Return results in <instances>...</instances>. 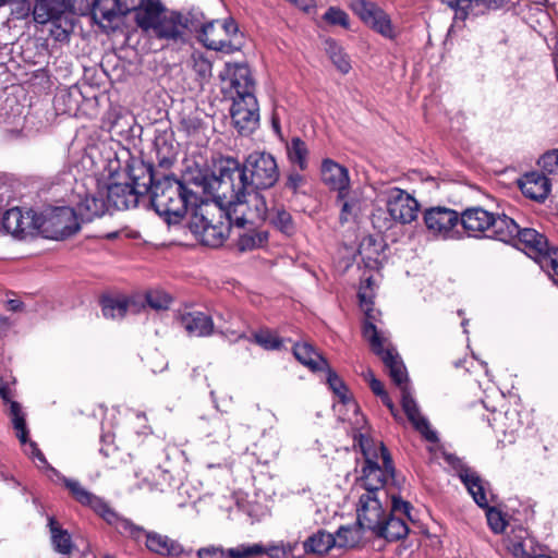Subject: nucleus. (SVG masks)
<instances>
[{
	"label": "nucleus",
	"mask_w": 558,
	"mask_h": 558,
	"mask_svg": "<svg viewBox=\"0 0 558 558\" xmlns=\"http://www.w3.org/2000/svg\"><path fill=\"white\" fill-rule=\"evenodd\" d=\"M359 298L361 307L366 315V322L363 326V337L369 343L372 351L381 359L392 381L400 388L402 393V409L408 420L425 439L436 441V433L430 429L428 421L421 414L416 401L410 392L408 373L402 360L391 345L386 333L378 330L374 324L376 320V311L372 307V300L362 291L359 292Z\"/></svg>",
	"instance_id": "1"
},
{
	"label": "nucleus",
	"mask_w": 558,
	"mask_h": 558,
	"mask_svg": "<svg viewBox=\"0 0 558 558\" xmlns=\"http://www.w3.org/2000/svg\"><path fill=\"white\" fill-rule=\"evenodd\" d=\"M190 21L169 9L162 0H142V37L160 43V48L189 41Z\"/></svg>",
	"instance_id": "2"
},
{
	"label": "nucleus",
	"mask_w": 558,
	"mask_h": 558,
	"mask_svg": "<svg viewBox=\"0 0 558 558\" xmlns=\"http://www.w3.org/2000/svg\"><path fill=\"white\" fill-rule=\"evenodd\" d=\"M238 187L227 208L236 227L263 222L268 217V208L260 191L275 185L276 177H236Z\"/></svg>",
	"instance_id": "3"
},
{
	"label": "nucleus",
	"mask_w": 558,
	"mask_h": 558,
	"mask_svg": "<svg viewBox=\"0 0 558 558\" xmlns=\"http://www.w3.org/2000/svg\"><path fill=\"white\" fill-rule=\"evenodd\" d=\"M151 179L150 205L168 225L178 223L190 207L196 208L194 195L191 193L189 180H178L175 177Z\"/></svg>",
	"instance_id": "4"
},
{
	"label": "nucleus",
	"mask_w": 558,
	"mask_h": 558,
	"mask_svg": "<svg viewBox=\"0 0 558 558\" xmlns=\"http://www.w3.org/2000/svg\"><path fill=\"white\" fill-rule=\"evenodd\" d=\"M354 440L357 441L365 458L362 475L356 480L354 489L356 493L383 494L386 498L387 494L384 486L395 472L389 452L383 442H375L361 430L354 434Z\"/></svg>",
	"instance_id": "5"
},
{
	"label": "nucleus",
	"mask_w": 558,
	"mask_h": 558,
	"mask_svg": "<svg viewBox=\"0 0 558 558\" xmlns=\"http://www.w3.org/2000/svg\"><path fill=\"white\" fill-rule=\"evenodd\" d=\"M16 11L21 17L33 14L38 24L50 22V34L57 41H68L74 31L75 0H20Z\"/></svg>",
	"instance_id": "6"
},
{
	"label": "nucleus",
	"mask_w": 558,
	"mask_h": 558,
	"mask_svg": "<svg viewBox=\"0 0 558 558\" xmlns=\"http://www.w3.org/2000/svg\"><path fill=\"white\" fill-rule=\"evenodd\" d=\"M135 156L131 147L123 146L119 150L99 153V160L94 155L80 154L71 157L68 174H132Z\"/></svg>",
	"instance_id": "7"
},
{
	"label": "nucleus",
	"mask_w": 558,
	"mask_h": 558,
	"mask_svg": "<svg viewBox=\"0 0 558 558\" xmlns=\"http://www.w3.org/2000/svg\"><path fill=\"white\" fill-rule=\"evenodd\" d=\"M228 214L227 208L216 204L198 205L194 208L190 228L204 245L219 247L228 239L231 225H234Z\"/></svg>",
	"instance_id": "8"
},
{
	"label": "nucleus",
	"mask_w": 558,
	"mask_h": 558,
	"mask_svg": "<svg viewBox=\"0 0 558 558\" xmlns=\"http://www.w3.org/2000/svg\"><path fill=\"white\" fill-rule=\"evenodd\" d=\"M90 9L93 17L97 21H106L108 26L118 27V24L113 23L125 17L129 13H132L135 26L132 32L125 34V47L121 50L124 52V57L129 56L130 49L133 50L134 57L137 56L136 46L140 44V37L137 36V28L140 27V5L129 8L125 0H92L87 4Z\"/></svg>",
	"instance_id": "9"
},
{
	"label": "nucleus",
	"mask_w": 558,
	"mask_h": 558,
	"mask_svg": "<svg viewBox=\"0 0 558 558\" xmlns=\"http://www.w3.org/2000/svg\"><path fill=\"white\" fill-rule=\"evenodd\" d=\"M196 206L205 203L228 208L238 187L236 177H189Z\"/></svg>",
	"instance_id": "10"
},
{
	"label": "nucleus",
	"mask_w": 558,
	"mask_h": 558,
	"mask_svg": "<svg viewBox=\"0 0 558 558\" xmlns=\"http://www.w3.org/2000/svg\"><path fill=\"white\" fill-rule=\"evenodd\" d=\"M458 475L470 495L473 497L474 501L481 508L487 509L486 518L492 531L496 534L504 532L506 527L505 517L496 508L488 507V484L484 482L474 470L462 464L458 469Z\"/></svg>",
	"instance_id": "11"
},
{
	"label": "nucleus",
	"mask_w": 558,
	"mask_h": 558,
	"mask_svg": "<svg viewBox=\"0 0 558 558\" xmlns=\"http://www.w3.org/2000/svg\"><path fill=\"white\" fill-rule=\"evenodd\" d=\"M39 232L56 240L68 239L81 229V219L75 207H51L39 214Z\"/></svg>",
	"instance_id": "12"
},
{
	"label": "nucleus",
	"mask_w": 558,
	"mask_h": 558,
	"mask_svg": "<svg viewBox=\"0 0 558 558\" xmlns=\"http://www.w3.org/2000/svg\"><path fill=\"white\" fill-rule=\"evenodd\" d=\"M95 177L75 178L73 186V203L81 219V222H90L95 218H100L108 211V204L104 198V192L98 190L97 193L86 191V179Z\"/></svg>",
	"instance_id": "13"
},
{
	"label": "nucleus",
	"mask_w": 558,
	"mask_h": 558,
	"mask_svg": "<svg viewBox=\"0 0 558 558\" xmlns=\"http://www.w3.org/2000/svg\"><path fill=\"white\" fill-rule=\"evenodd\" d=\"M230 116L232 125L240 135H251L259 126L260 120L256 96H232Z\"/></svg>",
	"instance_id": "14"
},
{
	"label": "nucleus",
	"mask_w": 558,
	"mask_h": 558,
	"mask_svg": "<svg viewBox=\"0 0 558 558\" xmlns=\"http://www.w3.org/2000/svg\"><path fill=\"white\" fill-rule=\"evenodd\" d=\"M349 8L362 22L388 39L396 38V29L390 16L375 2L367 0H349Z\"/></svg>",
	"instance_id": "15"
},
{
	"label": "nucleus",
	"mask_w": 558,
	"mask_h": 558,
	"mask_svg": "<svg viewBox=\"0 0 558 558\" xmlns=\"http://www.w3.org/2000/svg\"><path fill=\"white\" fill-rule=\"evenodd\" d=\"M183 174H233L240 170V161L231 156L215 155L211 157V166H206V159L202 155H191L184 160Z\"/></svg>",
	"instance_id": "16"
},
{
	"label": "nucleus",
	"mask_w": 558,
	"mask_h": 558,
	"mask_svg": "<svg viewBox=\"0 0 558 558\" xmlns=\"http://www.w3.org/2000/svg\"><path fill=\"white\" fill-rule=\"evenodd\" d=\"M113 177H107L106 185V203L108 204V211L124 210L131 206L136 207L140 202V192L137 191V180L140 177H129L132 183H117L110 182Z\"/></svg>",
	"instance_id": "17"
},
{
	"label": "nucleus",
	"mask_w": 558,
	"mask_h": 558,
	"mask_svg": "<svg viewBox=\"0 0 558 558\" xmlns=\"http://www.w3.org/2000/svg\"><path fill=\"white\" fill-rule=\"evenodd\" d=\"M3 229L15 238L23 239L27 234L39 231V214L29 209L23 213L19 207L8 209L1 219Z\"/></svg>",
	"instance_id": "18"
},
{
	"label": "nucleus",
	"mask_w": 558,
	"mask_h": 558,
	"mask_svg": "<svg viewBox=\"0 0 558 558\" xmlns=\"http://www.w3.org/2000/svg\"><path fill=\"white\" fill-rule=\"evenodd\" d=\"M356 506L357 523L362 527L373 532L386 515L381 504L383 494L373 492H360Z\"/></svg>",
	"instance_id": "19"
},
{
	"label": "nucleus",
	"mask_w": 558,
	"mask_h": 558,
	"mask_svg": "<svg viewBox=\"0 0 558 558\" xmlns=\"http://www.w3.org/2000/svg\"><path fill=\"white\" fill-rule=\"evenodd\" d=\"M387 209L393 220L405 225L417 218L420 205L412 195L395 187L388 193Z\"/></svg>",
	"instance_id": "20"
},
{
	"label": "nucleus",
	"mask_w": 558,
	"mask_h": 558,
	"mask_svg": "<svg viewBox=\"0 0 558 558\" xmlns=\"http://www.w3.org/2000/svg\"><path fill=\"white\" fill-rule=\"evenodd\" d=\"M136 124V117L132 112L123 109H110L102 118L101 129L126 142H134ZM133 148L136 149L135 143H133Z\"/></svg>",
	"instance_id": "21"
},
{
	"label": "nucleus",
	"mask_w": 558,
	"mask_h": 558,
	"mask_svg": "<svg viewBox=\"0 0 558 558\" xmlns=\"http://www.w3.org/2000/svg\"><path fill=\"white\" fill-rule=\"evenodd\" d=\"M65 488L77 504L92 510L104 521L112 515L113 508L110 504L104 497L87 490L78 481H65Z\"/></svg>",
	"instance_id": "22"
},
{
	"label": "nucleus",
	"mask_w": 558,
	"mask_h": 558,
	"mask_svg": "<svg viewBox=\"0 0 558 558\" xmlns=\"http://www.w3.org/2000/svg\"><path fill=\"white\" fill-rule=\"evenodd\" d=\"M65 488L77 504L92 510L104 521L112 515L113 508L110 504L104 497L87 490L78 481H65Z\"/></svg>",
	"instance_id": "23"
},
{
	"label": "nucleus",
	"mask_w": 558,
	"mask_h": 558,
	"mask_svg": "<svg viewBox=\"0 0 558 558\" xmlns=\"http://www.w3.org/2000/svg\"><path fill=\"white\" fill-rule=\"evenodd\" d=\"M154 154L155 158L151 157L149 161L144 162L142 160V165L146 167L148 174H156L155 172L158 169L161 171L169 170L177 160L178 148L166 135H160L155 138Z\"/></svg>",
	"instance_id": "24"
},
{
	"label": "nucleus",
	"mask_w": 558,
	"mask_h": 558,
	"mask_svg": "<svg viewBox=\"0 0 558 558\" xmlns=\"http://www.w3.org/2000/svg\"><path fill=\"white\" fill-rule=\"evenodd\" d=\"M424 220L427 229L432 233L444 238L451 236L453 228L460 221L457 211L445 207H436L426 210Z\"/></svg>",
	"instance_id": "25"
},
{
	"label": "nucleus",
	"mask_w": 558,
	"mask_h": 558,
	"mask_svg": "<svg viewBox=\"0 0 558 558\" xmlns=\"http://www.w3.org/2000/svg\"><path fill=\"white\" fill-rule=\"evenodd\" d=\"M228 78L233 96L255 95V81L246 63H227L221 78Z\"/></svg>",
	"instance_id": "26"
},
{
	"label": "nucleus",
	"mask_w": 558,
	"mask_h": 558,
	"mask_svg": "<svg viewBox=\"0 0 558 558\" xmlns=\"http://www.w3.org/2000/svg\"><path fill=\"white\" fill-rule=\"evenodd\" d=\"M506 548L512 558H534L543 550L523 527L511 531L506 538Z\"/></svg>",
	"instance_id": "27"
},
{
	"label": "nucleus",
	"mask_w": 558,
	"mask_h": 558,
	"mask_svg": "<svg viewBox=\"0 0 558 558\" xmlns=\"http://www.w3.org/2000/svg\"><path fill=\"white\" fill-rule=\"evenodd\" d=\"M101 314L106 319L121 320L123 319L131 305H135L133 298L120 292H104L98 299Z\"/></svg>",
	"instance_id": "28"
},
{
	"label": "nucleus",
	"mask_w": 558,
	"mask_h": 558,
	"mask_svg": "<svg viewBox=\"0 0 558 558\" xmlns=\"http://www.w3.org/2000/svg\"><path fill=\"white\" fill-rule=\"evenodd\" d=\"M459 219L469 235L486 238L494 222V214L482 207H471L465 209Z\"/></svg>",
	"instance_id": "29"
},
{
	"label": "nucleus",
	"mask_w": 558,
	"mask_h": 558,
	"mask_svg": "<svg viewBox=\"0 0 558 558\" xmlns=\"http://www.w3.org/2000/svg\"><path fill=\"white\" fill-rule=\"evenodd\" d=\"M198 39L205 47L216 51L233 52L238 49L235 45L227 41V37L220 26V21H213L202 26Z\"/></svg>",
	"instance_id": "30"
},
{
	"label": "nucleus",
	"mask_w": 558,
	"mask_h": 558,
	"mask_svg": "<svg viewBox=\"0 0 558 558\" xmlns=\"http://www.w3.org/2000/svg\"><path fill=\"white\" fill-rule=\"evenodd\" d=\"M514 242L522 245L523 250L527 251L530 255H533L537 263L553 248L549 247L547 239L543 234L530 228H519Z\"/></svg>",
	"instance_id": "31"
},
{
	"label": "nucleus",
	"mask_w": 558,
	"mask_h": 558,
	"mask_svg": "<svg viewBox=\"0 0 558 558\" xmlns=\"http://www.w3.org/2000/svg\"><path fill=\"white\" fill-rule=\"evenodd\" d=\"M278 170L276 159L267 153L254 151L244 162L240 163L239 174H275Z\"/></svg>",
	"instance_id": "32"
},
{
	"label": "nucleus",
	"mask_w": 558,
	"mask_h": 558,
	"mask_svg": "<svg viewBox=\"0 0 558 558\" xmlns=\"http://www.w3.org/2000/svg\"><path fill=\"white\" fill-rule=\"evenodd\" d=\"M179 323L182 328L194 337L211 335L214 330L213 319L202 312H186L180 315Z\"/></svg>",
	"instance_id": "33"
},
{
	"label": "nucleus",
	"mask_w": 558,
	"mask_h": 558,
	"mask_svg": "<svg viewBox=\"0 0 558 558\" xmlns=\"http://www.w3.org/2000/svg\"><path fill=\"white\" fill-rule=\"evenodd\" d=\"M517 183L526 197L536 202L545 201L550 192L548 177H520Z\"/></svg>",
	"instance_id": "34"
},
{
	"label": "nucleus",
	"mask_w": 558,
	"mask_h": 558,
	"mask_svg": "<svg viewBox=\"0 0 558 558\" xmlns=\"http://www.w3.org/2000/svg\"><path fill=\"white\" fill-rule=\"evenodd\" d=\"M373 533L388 542H395L405 537L409 533V527L401 518H397L391 513L384 517L379 526L375 527Z\"/></svg>",
	"instance_id": "35"
},
{
	"label": "nucleus",
	"mask_w": 558,
	"mask_h": 558,
	"mask_svg": "<svg viewBox=\"0 0 558 558\" xmlns=\"http://www.w3.org/2000/svg\"><path fill=\"white\" fill-rule=\"evenodd\" d=\"M519 233L518 223L506 215L495 216L492 227L486 233V238L495 239L505 243L515 241V235Z\"/></svg>",
	"instance_id": "36"
},
{
	"label": "nucleus",
	"mask_w": 558,
	"mask_h": 558,
	"mask_svg": "<svg viewBox=\"0 0 558 558\" xmlns=\"http://www.w3.org/2000/svg\"><path fill=\"white\" fill-rule=\"evenodd\" d=\"M146 547L148 550L162 556H180L184 549L177 541L155 532L146 534Z\"/></svg>",
	"instance_id": "37"
},
{
	"label": "nucleus",
	"mask_w": 558,
	"mask_h": 558,
	"mask_svg": "<svg viewBox=\"0 0 558 558\" xmlns=\"http://www.w3.org/2000/svg\"><path fill=\"white\" fill-rule=\"evenodd\" d=\"M328 373L327 376V383L330 387V389L333 391L336 396L339 397L340 401L348 405L350 409L353 410L355 414V429H362V425L365 423L364 416L360 415L357 413V404L350 398V396L347 393V387L344 386L343 381L339 378V376L332 372L329 366L327 365V368H325Z\"/></svg>",
	"instance_id": "38"
},
{
	"label": "nucleus",
	"mask_w": 558,
	"mask_h": 558,
	"mask_svg": "<svg viewBox=\"0 0 558 558\" xmlns=\"http://www.w3.org/2000/svg\"><path fill=\"white\" fill-rule=\"evenodd\" d=\"M296 360L312 371L327 368V361L310 343H298L293 348Z\"/></svg>",
	"instance_id": "39"
},
{
	"label": "nucleus",
	"mask_w": 558,
	"mask_h": 558,
	"mask_svg": "<svg viewBox=\"0 0 558 558\" xmlns=\"http://www.w3.org/2000/svg\"><path fill=\"white\" fill-rule=\"evenodd\" d=\"M48 526L54 550L62 555L70 554L73 548L71 534L60 526L54 517H48Z\"/></svg>",
	"instance_id": "40"
},
{
	"label": "nucleus",
	"mask_w": 558,
	"mask_h": 558,
	"mask_svg": "<svg viewBox=\"0 0 558 558\" xmlns=\"http://www.w3.org/2000/svg\"><path fill=\"white\" fill-rule=\"evenodd\" d=\"M332 547H336L335 536L324 530H319L304 542L306 553L317 555L327 554Z\"/></svg>",
	"instance_id": "41"
},
{
	"label": "nucleus",
	"mask_w": 558,
	"mask_h": 558,
	"mask_svg": "<svg viewBox=\"0 0 558 558\" xmlns=\"http://www.w3.org/2000/svg\"><path fill=\"white\" fill-rule=\"evenodd\" d=\"M362 530L364 527L359 525L357 522L352 525L340 526L333 535L336 547L351 548L356 546L363 537Z\"/></svg>",
	"instance_id": "42"
},
{
	"label": "nucleus",
	"mask_w": 558,
	"mask_h": 558,
	"mask_svg": "<svg viewBox=\"0 0 558 558\" xmlns=\"http://www.w3.org/2000/svg\"><path fill=\"white\" fill-rule=\"evenodd\" d=\"M80 97H84L80 88L74 87L69 90H63L54 98V104L58 110L63 113L75 114L78 110Z\"/></svg>",
	"instance_id": "43"
},
{
	"label": "nucleus",
	"mask_w": 558,
	"mask_h": 558,
	"mask_svg": "<svg viewBox=\"0 0 558 558\" xmlns=\"http://www.w3.org/2000/svg\"><path fill=\"white\" fill-rule=\"evenodd\" d=\"M105 522L122 536H128L135 541L140 537V526L120 515L114 509L112 510V515H108Z\"/></svg>",
	"instance_id": "44"
},
{
	"label": "nucleus",
	"mask_w": 558,
	"mask_h": 558,
	"mask_svg": "<svg viewBox=\"0 0 558 558\" xmlns=\"http://www.w3.org/2000/svg\"><path fill=\"white\" fill-rule=\"evenodd\" d=\"M326 51L335 64V66L342 73L347 74L351 70V63L348 54L343 51V49L333 40H326Z\"/></svg>",
	"instance_id": "45"
},
{
	"label": "nucleus",
	"mask_w": 558,
	"mask_h": 558,
	"mask_svg": "<svg viewBox=\"0 0 558 558\" xmlns=\"http://www.w3.org/2000/svg\"><path fill=\"white\" fill-rule=\"evenodd\" d=\"M288 156L293 165L299 166L300 171L306 170L307 147L300 137H293L287 147Z\"/></svg>",
	"instance_id": "46"
},
{
	"label": "nucleus",
	"mask_w": 558,
	"mask_h": 558,
	"mask_svg": "<svg viewBox=\"0 0 558 558\" xmlns=\"http://www.w3.org/2000/svg\"><path fill=\"white\" fill-rule=\"evenodd\" d=\"M296 547V542H278L267 546L262 545L263 554H266L270 558H295L294 550Z\"/></svg>",
	"instance_id": "47"
},
{
	"label": "nucleus",
	"mask_w": 558,
	"mask_h": 558,
	"mask_svg": "<svg viewBox=\"0 0 558 558\" xmlns=\"http://www.w3.org/2000/svg\"><path fill=\"white\" fill-rule=\"evenodd\" d=\"M171 301V296L160 289L148 290L145 293V305L157 312L168 310Z\"/></svg>",
	"instance_id": "48"
},
{
	"label": "nucleus",
	"mask_w": 558,
	"mask_h": 558,
	"mask_svg": "<svg viewBox=\"0 0 558 558\" xmlns=\"http://www.w3.org/2000/svg\"><path fill=\"white\" fill-rule=\"evenodd\" d=\"M456 11V16L465 20L470 13L476 14L480 0H440Z\"/></svg>",
	"instance_id": "49"
},
{
	"label": "nucleus",
	"mask_w": 558,
	"mask_h": 558,
	"mask_svg": "<svg viewBox=\"0 0 558 558\" xmlns=\"http://www.w3.org/2000/svg\"><path fill=\"white\" fill-rule=\"evenodd\" d=\"M230 558H251L263 554L262 544H241L226 553Z\"/></svg>",
	"instance_id": "50"
},
{
	"label": "nucleus",
	"mask_w": 558,
	"mask_h": 558,
	"mask_svg": "<svg viewBox=\"0 0 558 558\" xmlns=\"http://www.w3.org/2000/svg\"><path fill=\"white\" fill-rule=\"evenodd\" d=\"M266 235L263 233H243L239 235L238 247L240 251H251L263 245Z\"/></svg>",
	"instance_id": "51"
},
{
	"label": "nucleus",
	"mask_w": 558,
	"mask_h": 558,
	"mask_svg": "<svg viewBox=\"0 0 558 558\" xmlns=\"http://www.w3.org/2000/svg\"><path fill=\"white\" fill-rule=\"evenodd\" d=\"M539 266L554 280L558 279V250L551 248L546 256L539 259Z\"/></svg>",
	"instance_id": "52"
},
{
	"label": "nucleus",
	"mask_w": 558,
	"mask_h": 558,
	"mask_svg": "<svg viewBox=\"0 0 558 558\" xmlns=\"http://www.w3.org/2000/svg\"><path fill=\"white\" fill-rule=\"evenodd\" d=\"M256 343L267 350L279 349L281 339L270 330H260L254 335Z\"/></svg>",
	"instance_id": "53"
},
{
	"label": "nucleus",
	"mask_w": 558,
	"mask_h": 558,
	"mask_svg": "<svg viewBox=\"0 0 558 558\" xmlns=\"http://www.w3.org/2000/svg\"><path fill=\"white\" fill-rule=\"evenodd\" d=\"M542 174H553L558 171V149L546 151L537 161Z\"/></svg>",
	"instance_id": "54"
},
{
	"label": "nucleus",
	"mask_w": 558,
	"mask_h": 558,
	"mask_svg": "<svg viewBox=\"0 0 558 558\" xmlns=\"http://www.w3.org/2000/svg\"><path fill=\"white\" fill-rule=\"evenodd\" d=\"M323 19L331 24L349 28V15L337 7H330L324 14Z\"/></svg>",
	"instance_id": "55"
},
{
	"label": "nucleus",
	"mask_w": 558,
	"mask_h": 558,
	"mask_svg": "<svg viewBox=\"0 0 558 558\" xmlns=\"http://www.w3.org/2000/svg\"><path fill=\"white\" fill-rule=\"evenodd\" d=\"M270 221L275 225L280 231L284 233H290L293 229L292 227V218L289 213L283 209L276 210L270 216Z\"/></svg>",
	"instance_id": "56"
},
{
	"label": "nucleus",
	"mask_w": 558,
	"mask_h": 558,
	"mask_svg": "<svg viewBox=\"0 0 558 558\" xmlns=\"http://www.w3.org/2000/svg\"><path fill=\"white\" fill-rule=\"evenodd\" d=\"M369 387L376 396L381 398L383 403L390 410L391 414L395 417H397V409L392 403L391 399L389 398L388 393L385 391L381 381H379L376 377H372Z\"/></svg>",
	"instance_id": "57"
},
{
	"label": "nucleus",
	"mask_w": 558,
	"mask_h": 558,
	"mask_svg": "<svg viewBox=\"0 0 558 558\" xmlns=\"http://www.w3.org/2000/svg\"><path fill=\"white\" fill-rule=\"evenodd\" d=\"M350 177H328L327 184L335 190H338V197L345 199L348 197V190L350 185Z\"/></svg>",
	"instance_id": "58"
},
{
	"label": "nucleus",
	"mask_w": 558,
	"mask_h": 558,
	"mask_svg": "<svg viewBox=\"0 0 558 558\" xmlns=\"http://www.w3.org/2000/svg\"><path fill=\"white\" fill-rule=\"evenodd\" d=\"M211 70L213 65L207 59L198 57L193 60V71L201 80H208L211 76Z\"/></svg>",
	"instance_id": "59"
},
{
	"label": "nucleus",
	"mask_w": 558,
	"mask_h": 558,
	"mask_svg": "<svg viewBox=\"0 0 558 558\" xmlns=\"http://www.w3.org/2000/svg\"><path fill=\"white\" fill-rule=\"evenodd\" d=\"M510 0H480L476 14H486L489 11H497L505 8Z\"/></svg>",
	"instance_id": "60"
},
{
	"label": "nucleus",
	"mask_w": 558,
	"mask_h": 558,
	"mask_svg": "<svg viewBox=\"0 0 558 558\" xmlns=\"http://www.w3.org/2000/svg\"><path fill=\"white\" fill-rule=\"evenodd\" d=\"M322 173L349 174V170L332 159L326 158L322 161Z\"/></svg>",
	"instance_id": "61"
},
{
	"label": "nucleus",
	"mask_w": 558,
	"mask_h": 558,
	"mask_svg": "<svg viewBox=\"0 0 558 558\" xmlns=\"http://www.w3.org/2000/svg\"><path fill=\"white\" fill-rule=\"evenodd\" d=\"M225 550L221 547L208 546L197 551L198 558H225Z\"/></svg>",
	"instance_id": "62"
},
{
	"label": "nucleus",
	"mask_w": 558,
	"mask_h": 558,
	"mask_svg": "<svg viewBox=\"0 0 558 558\" xmlns=\"http://www.w3.org/2000/svg\"><path fill=\"white\" fill-rule=\"evenodd\" d=\"M220 26L227 37L228 43H232L231 37L238 33V25L232 19L220 21Z\"/></svg>",
	"instance_id": "63"
},
{
	"label": "nucleus",
	"mask_w": 558,
	"mask_h": 558,
	"mask_svg": "<svg viewBox=\"0 0 558 558\" xmlns=\"http://www.w3.org/2000/svg\"><path fill=\"white\" fill-rule=\"evenodd\" d=\"M409 509H410V504L409 502L403 501L402 499L397 498L396 496H392L391 511L393 513L402 512V513L409 515Z\"/></svg>",
	"instance_id": "64"
}]
</instances>
